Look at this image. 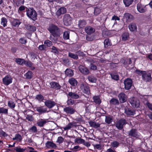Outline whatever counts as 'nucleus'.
<instances>
[{
  "mask_svg": "<svg viewBox=\"0 0 152 152\" xmlns=\"http://www.w3.org/2000/svg\"><path fill=\"white\" fill-rule=\"evenodd\" d=\"M137 8L138 11L141 13L145 12L146 10L145 7L142 5L140 3L137 4Z\"/></svg>",
  "mask_w": 152,
  "mask_h": 152,
  "instance_id": "nucleus-15",
  "label": "nucleus"
},
{
  "mask_svg": "<svg viewBox=\"0 0 152 152\" xmlns=\"http://www.w3.org/2000/svg\"><path fill=\"white\" fill-rule=\"evenodd\" d=\"M137 72H140L142 75L143 80L146 82H150L151 79V75L150 73H147L145 71L136 70Z\"/></svg>",
  "mask_w": 152,
  "mask_h": 152,
  "instance_id": "nucleus-2",
  "label": "nucleus"
},
{
  "mask_svg": "<svg viewBox=\"0 0 152 152\" xmlns=\"http://www.w3.org/2000/svg\"><path fill=\"white\" fill-rule=\"evenodd\" d=\"M148 108L152 111V104L149 102H147L146 103Z\"/></svg>",
  "mask_w": 152,
  "mask_h": 152,
  "instance_id": "nucleus-64",
  "label": "nucleus"
},
{
  "mask_svg": "<svg viewBox=\"0 0 152 152\" xmlns=\"http://www.w3.org/2000/svg\"><path fill=\"white\" fill-rule=\"evenodd\" d=\"M69 33L68 31H65L64 33L63 38L64 39L67 40L69 39Z\"/></svg>",
  "mask_w": 152,
  "mask_h": 152,
  "instance_id": "nucleus-39",
  "label": "nucleus"
},
{
  "mask_svg": "<svg viewBox=\"0 0 152 152\" xmlns=\"http://www.w3.org/2000/svg\"><path fill=\"white\" fill-rule=\"evenodd\" d=\"M129 28L130 31L132 32H135L137 30L136 24L134 23H130L129 26Z\"/></svg>",
  "mask_w": 152,
  "mask_h": 152,
  "instance_id": "nucleus-16",
  "label": "nucleus"
},
{
  "mask_svg": "<svg viewBox=\"0 0 152 152\" xmlns=\"http://www.w3.org/2000/svg\"><path fill=\"white\" fill-rule=\"evenodd\" d=\"M90 69L92 70H97V66L92 63H91L90 64Z\"/></svg>",
  "mask_w": 152,
  "mask_h": 152,
  "instance_id": "nucleus-56",
  "label": "nucleus"
},
{
  "mask_svg": "<svg viewBox=\"0 0 152 152\" xmlns=\"http://www.w3.org/2000/svg\"><path fill=\"white\" fill-rule=\"evenodd\" d=\"M56 34H58V35H53V34H52L50 37V39L52 41H53V42H56L57 40V37L59 36L60 35L58 33H56Z\"/></svg>",
  "mask_w": 152,
  "mask_h": 152,
  "instance_id": "nucleus-35",
  "label": "nucleus"
},
{
  "mask_svg": "<svg viewBox=\"0 0 152 152\" xmlns=\"http://www.w3.org/2000/svg\"><path fill=\"white\" fill-rule=\"evenodd\" d=\"M119 144V142L116 141L113 142L111 143V145H112V146L114 148H116L118 147Z\"/></svg>",
  "mask_w": 152,
  "mask_h": 152,
  "instance_id": "nucleus-53",
  "label": "nucleus"
},
{
  "mask_svg": "<svg viewBox=\"0 0 152 152\" xmlns=\"http://www.w3.org/2000/svg\"><path fill=\"white\" fill-rule=\"evenodd\" d=\"M111 78L115 80H119V76L118 75L111 74Z\"/></svg>",
  "mask_w": 152,
  "mask_h": 152,
  "instance_id": "nucleus-55",
  "label": "nucleus"
},
{
  "mask_svg": "<svg viewBox=\"0 0 152 152\" xmlns=\"http://www.w3.org/2000/svg\"><path fill=\"white\" fill-rule=\"evenodd\" d=\"M26 28L29 31H34L36 30V28L35 26L28 24L25 25Z\"/></svg>",
  "mask_w": 152,
  "mask_h": 152,
  "instance_id": "nucleus-28",
  "label": "nucleus"
},
{
  "mask_svg": "<svg viewBox=\"0 0 152 152\" xmlns=\"http://www.w3.org/2000/svg\"><path fill=\"white\" fill-rule=\"evenodd\" d=\"M20 23V22L18 19H14L12 22V25L14 26H18Z\"/></svg>",
  "mask_w": 152,
  "mask_h": 152,
  "instance_id": "nucleus-34",
  "label": "nucleus"
},
{
  "mask_svg": "<svg viewBox=\"0 0 152 152\" xmlns=\"http://www.w3.org/2000/svg\"><path fill=\"white\" fill-rule=\"evenodd\" d=\"M48 29L50 32L53 34V35H58V34H56V33H58V28L56 26L51 25L49 26Z\"/></svg>",
  "mask_w": 152,
  "mask_h": 152,
  "instance_id": "nucleus-5",
  "label": "nucleus"
},
{
  "mask_svg": "<svg viewBox=\"0 0 152 152\" xmlns=\"http://www.w3.org/2000/svg\"><path fill=\"white\" fill-rule=\"evenodd\" d=\"M80 88L84 93L88 94H90L89 87L84 83H82L81 84Z\"/></svg>",
  "mask_w": 152,
  "mask_h": 152,
  "instance_id": "nucleus-10",
  "label": "nucleus"
},
{
  "mask_svg": "<svg viewBox=\"0 0 152 152\" xmlns=\"http://www.w3.org/2000/svg\"><path fill=\"white\" fill-rule=\"evenodd\" d=\"M129 101L132 105L135 107H138L140 105L139 100L137 98L132 97L129 99Z\"/></svg>",
  "mask_w": 152,
  "mask_h": 152,
  "instance_id": "nucleus-4",
  "label": "nucleus"
},
{
  "mask_svg": "<svg viewBox=\"0 0 152 152\" xmlns=\"http://www.w3.org/2000/svg\"><path fill=\"white\" fill-rule=\"evenodd\" d=\"M88 79L89 81L91 83H95L97 80L96 78L92 75L88 76Z\"/></svg>",
  "mask_w": 152,
  "mask_h": 152,
  "instance_id": "nucleus-32",
  "label": "nucleus"
},
{
  "mask_svg": "<svg viewBox=\"0 0 152 152\" xmlns=\"http://www.w3.org/2000/svg\"><path fill=\"white\" fill-rule=\"evenodd\" d=\"M79 69L80 72L84 75H87L90 73L89 70L83 66H80L79 67Z\"/></svg>",
  "mask_w": 152,
  "mask_h": 152,
  "instance_id": "nucleus-13",
  "label": "nucleus"
},
{
  "mask_svg": "<svg viewBox=\"0 0 152 152\" xmlns=\"http://www.w3.org/2000/svg\"><path fill=\"white\" fill-rule=\"evenodd\" d=\"M110 103L111 104L118 105L119 104V102L118 100L114 98H112L110 101Z\"/></svg>",
  "mask_w": 152,
  "mask_h": 152,
  "instance_id": "nucleus-33",
  "label": "nucleus"
},
{
  "mask_svg": "<svg viewBox=\"0 0 152 152\" xmlns=\"http://www.w3.org/2000/svg\"><path fill=\"white\" fill-rule=\"evenodd\" d=\"M127 123L125 119L122 118L119 120L116 124L115 126L117 129L119 130H121L124 125Z\"/></svg>",
  "mask_w": 152,
  "mask_h": 152,
  "instance_id": "nucleus-3",
  "label": "nucleus"
},
{
  "mask_svg": "<svg viewBox=\"0 0 152 152\" xmlns=\"http://www.w3.org/2000/svg\"><path fill=\"white\" fill-rule=\"evenodd\" d=\"M7 135L6 133L4 132L2 130H0V137H5L7 136Z\"/></svg>",
  "mask_w": 152,
  "mask_h": 152,
  "instance_id": "nucleus-60",
  "label": "nucleus"
},
{
  "mask_svg": "<svg viewBox=\"0 0 152 152\" xmlns=\"http://www.w3.org/2000/svg\"><path fill=\"white\" fill-rule=\"evenodd\" d=\"M36 109L37 111L41 114L44 113L47 111V108H44L43 106L37 107Z\"/></svg>",
  "mask_w": 152,
  "mask_h": 152,
  "instance_id": "nucleus-25",
  "label": "nucleus"
},
{
  "mask_svg": "<svg viewBox=\"0 0 152 152\" xmlns=\"http://www.w3.org/2000/svg\"><path fill=\"white\" fill-rule=\"evenodd\" d=\"M128 134L129 136L136 138H138L139 136L137 130L135 129H132L129 132Z\"/></svg>",
  "mask_w": 152,
  "mask_h": 152,
  "instance_id": "nucleus-9",
  "label": "nucleus"
},
{
  "mask_svg": "<svg viewBox=\"0 0 152 152\" xmlns=\"http://www.w3.org/2000/svg\"><path fill=\"white\" fill-rule=\"evenodd\" d=\"M129 34L128 33H124L122 35V39L123 41L127 40L129 37Z\"/></svg>",
  "mask_w": 152,
  "mask_h": 152,
  "instance_id": "nucleus-45",
  "label": "nucleus"
},
{
  "mask_svg": "<svg viewBox=\"0 0 152 152\" xmlns=\"http://www.w3.org/2000/svg\"><path fill=\"white\" fill-rule=\"evenodd\" d=\"M46 146L48 148L51 147L53 148H56V144L50 141H48L46 144Z\"/></svg>",
  "mask_w": 152,
  "mask_h": 152,
  "instance_id": "nucleus-40",
  "label": "nucleus"
},
{
  "mask_svg": "<svg viewBox=\"0 0 152 152\" xmlns=\"http://www.w3.org/2000/svg\"><path fill=\"white\" fill-rule=\"evenodd\" d=\"M104 46L105 48H107L108 46L111 45V42L109 39H105L104 41Z\"/></svg>",
  "mask_w": 152,
  "mask_h": 152,
  "instance_id": "nucleus-38",
  "label": "nucleus"
},
{
  "mask_svg": "<svg viewBox=\"0 0 152 152\" xmlns=\"http://www.w3.org/2000/svg\"><path fill=\"white\" fill-rule=\"evenodd\" d=\"M124 17L126 19L127 22H131L134 19V16L128 13H125L124 15Z\"/></svg>",
  "mask_w": 152,
  "mask_h": 152,
  "instance_id": "nucleus-12",
  "label": "nucleus"
},
{
  "mask_svg": "<svg viewBox=\"0 0 152 152\" xmlns=\"http://www.w3.org/2000/svg\"><path fill=\"white\" fill-rule=\"evenodd\" d=\"M85 32L88 34L90 35L93 33L95 31L94 28L91 26L86 27L85 29Z\"/></svg>",
  "mask_w": 152,
  "mask_h": 152,
  "instance_id": "nucleus-19",
  "label": "nucleus"
},
{
  "mask_svg": "<svg viewBox=\"0 0 152 152\" xmlns=\"http://www.w3.org/2000/svg\"><path fill=\"white\" fill-rule=\"evenodd\" d=\"M89 124L91 126L94 128H97L99 127L100 124L98 123L93 122L92 121H90L89 122Z\"/></svg>",
  "mask_w": 152,
  "mask_h": 152,
  "instance_id": "nucleus-31",
  "label": "nucleus"
},
{
  "mask_svg": "<svg viewBox=\"0 0 152 152\" xmlns=\"http://www.w3.org/2000/svg\"><path fill=\"white\" fill-rule=\"evenodd\" d=\"M84 140L80 138H77L75 140V142L78 144H81L84 142Z\"/></svg>",
  "mask_w": 152,
  "mask_h": 152,
  "instance_id": "nucleus-50",
  "label": "nucleus"
},
{
  "mask_svg": "<svg viewBox=\"0 0 152 152\" xmlns=\"http://www.w3.org/2000/svg\"><path fill=\"white\" fill-rule=\"evenodd\" d=\"M65 75L67 76L71 77L73 75V72L72 70L69 69H67L65 71Z\"/></svg>",
  "mask_w": 152,
  "mask_h": 152,
  "instance_id": "nucleus-27",
  "label": "nucleus"
},
{
  "mask_svg": "<svg viewBox=\"0 0 152 152\" xmlns=\"http://www.w3.org/2000/svg\"><path fill=\"white\" fill-rule=\"evenodd\" d=\"M125 112L127 115H133L135 114L134 110L128 108L125 109Z\"/></svg>",
  "mask_w": 152,
  "mask_h": 152,
  "instance_id": "nucleus-22",
  "label": "nucleus"
},
{
  "mask_svg": "<svg viewBox=\"0 0 152 152\" xmlns=\"http://www.w3.org/2000/svg\"><path fill=\"white\" fill-rule=\"evenodd\" d=\"M3 84L6 86H8L12 83V78L10 76L7 75L2 79Z\"/></svg>",
  "mask_w": 152,
  "mask_h": 152,
  "instance_id": "nucleus-8",
  "label": "nucleus"
},
{
  "mask_svg": "<svg viewBox=\"0 0 152 152\" xmlns=\"http://www.w3.org/2000/svg\"><path fill=\"white\" fill-rule=\"evenodd\" d=\"M22 138L21 136L19 134H15V137L13 138V140H17L18 141L20 142L21 141Z\"/></svg>",
  "mask_w": 152,
  "mask_h": 152,
  "instance_id": "nucleus-37",
  "label": "nucleus"
},
{
  "mask_svg": "<svg viewBox=\"0 0 152 152\" xmlns=\"http://www.w3.org/2000/svg\"><path fill=\"white\" fill-rule=\"evenodd\" d=\"M118 97L119 99L120 102L121 103H123L126 101L127 100L126 95L123 92L120 93Z\"/></svg>",
  "mask_w": 152,
  "mask_h": 152,
  "instance_id": "nucleus-11",
  "label": "nucleus"
},
{
  "mask_svg": "<svg viewBox=\"0 0 152 152\" xmlns=\"http://www.w3.org/2000/svg\"><path fill=\"white\" fill-rule=\"evenodd\" d=\"M113 118L112 116L108 115L105 116V122L107 124H110L113 121Z\"/></svg>",
  "mask_w": 152,
  "mask_h": 152,
  "instance_id": "nucleus-23",
  "label": "nucleus"
},
{
  "mask_svg": "<svg viewBox=\"0 0 152 152\" xmlns=\"http://www.w3.org/2000/svg\"><path fill=\"white\" fill-rule=\"evenodd\" d=\"M75 126L74 124L73 123H69L64 128V130H66L70 129Z\"/></svg>",
  "mask_w": 152,
  "mask_h": 152,
  "instance_id": "nucleus-36",
  "label": "nucleus"
},
{
  "mask_svg": "<svg viewBox=\"0 0 152 152\" xmlns=\"http://www.w3.org/2000/svg\"><path fill=\"white\" fill-rule=\"evenodd\" d=\"M8 106L11 108H14L15 107V104L12 100H10L8 102Z\"/></svg>",
  "mask_w": 152,
  "mask_h": 152,
  "instance_id": "nucleus-41",
  "label": "nucleus"
},
{
  "mask_svg": "<svg viewBox=\"0 0 152 152\" xmlns=\"http://www.w3.org/2000/svg\"><path fill=\"white\" fill-rule=\"evenodd\" d=\"M75 53L77 54L78 56H85V54L83 52L80 51V50L77 51Z\"/></svg>",
  "mask_w": 152,
  "mask_h": 152,
  "instance_id": "nucleus-57",
  "label": "nucleus"
},
{
  "mask_svg": "<svg viewBox=\"0 0 152 152\" xmlns=\"http://www.w3.org/2000/svg\"><path fill=\"white\" fill-rule=\"evenodd\" d=\"M47 123L46 120L41 119L37 122V125L39 127H43Z\"/></svg>",
  "mask_w": 152,
  "mask_h": 152,
  "instance_id": "nucleus-30",
  "label": "nucleus"
},
{
  "mask_svg": "<svg viewBox=\"0 0 152 152\" xmlns=\"http://www.w3.org/2000/svg\"><path fill=\"white\" fill-rule=\"evenodd\" d=\"M29 55L32 58L35 59L36 57V55L33 52H30L29 53Z\"/></svg>",
  "mask_w": 152,
  "mask_h": 152,
  "instance_id": "nucleus-62",
  "label": "nucleus"
},
{
  "mask_svg": "<svg viewBox=\"0 0 152 152\" xmlns=\"http://www.w3.org/2000/svg\"><path fill=\"white\" fill-rule=\"evenodd\" d=\"M69 82L73 86H76L77 84V81L74 78H71L69 80Z\"/></svg>",
  "mask_w": 152,
  "mask_h": 152,
  "instance_id": "nucleus-24",
  "label": "nucleus"
},
{
  "mask_svg": "<svg viewBox=\"0 0 152 152\" xmlns=\"http://www.w3.org/2000/svg\"><path fill=\"white\" fill-rule=\"evenodd\" d=\"M26 11V14L29 18L34 21L37 19V13L34 10L32 9H28Z\"/></svg>",
  "mask_w": 152,
  "mask_h": 152,
  "instance_id": "nucleus-1",
  "label": "nucleus"
},
{
  "mask_svg": "<svg viewBox=\"0 0 152 152\" xmlns=\"http://www.w3.org/2000/svg\"><path fill=\"white\" fill-rule=\"evenodd\" d=\"M133 0H124L123 1L125 6L126 7L129 6L132 4Z\"/></svg>",
  "mask_w": 152,
  "mask_h": 152,
  "instance_id": "nucleus-42",
  "label": "nucleus"
},
{
  "mask_svg": "<svg viewBox=\"0 0 152 152\" xmlns=\"http://www.w3.org/2000/svg\"><path fill=\"white\" fill-rule=\"evenodd\" d=\"M64 111L67 113L72 114L74 113L75 110L71 107H67L64 109Z\"/></svg>",
  "mask_w": 152,
  "mask_h": 152,
  "instance_id": "nucleus-17",
  "label": "nucleus"
},
{
  "mask_svg": "<svg viewBox=\"0 0 152 152\" xmlns=\"http://www.w3.org/2000/svg\"><path fill=\"white\" fill-rule=\"evenodd\" d=\"M25 76L26 78L28 79H31L32 76V72L31 71H28L26 73Z\"/></svg>",
  "mask_w": 152,
  "mask_h": 152,
  "instance_id": "nucleus-49",
  "label": "nucleus"
},
{
  "mask_svg": "<svg viewBox=\"0 0 152 152\" xmlns=\"http://www.w3.org/2000/svg\"><path fill=\"white\" fill-rule=\"evenodd\" d=\"M51 87L52 88L59 89L61 88V86L59 84L55 82H52L50 83Z\"/></svg>",
  "mask_w": 152,
  "mask_h": 152,
  "instance_id": "nucleus-20",
  "label": "nucleus"
},
{
  "mask_svg": "<svg viewBox=\"0 0 152 152\" xmlns=\"http://www.w3.org/2000/svg\"><path fill=\"white\" fill-rule=\"evenodd\" d=\"M93 102L96 104H99L101 102V100L98 96H94L93 97Z\"/></svg>",
  "mask_w": 152,
  "mask_h": 152,
  "instance_id": "nucleus-29",
  "label": "nucleus"
},
{
  "mask_svg": "<svg viewBox=\"0 0 152 152\" xmlns=\"http://www.w3.org/2000/svg\"><path fill=\"white\" fill-rule=\"evenodd\" d=\"M15 61L17 64L20 65H22L25 62V60L24 59L20 58H16Z\"/></svg>",
  "mask_w": 152,
  "mask_h": 152,
  "instance_id": "nucleus-44",
  "label": "nucleus"
},
{
  "mask_svg": "<svg viewBox=\"0 0 152 152\" xmlns=\"http://www.w3.org/2000/svg\"><path fill=\"white\" fill-rule=\"evenodd\" d=\"M69 56L75 59H77L78 58V56L77 54H75L71 53H69L68 54Z\"/></svg>",
  "mask_w": 152,
  "mask_h": 152,
  "instance_id": "nucleus-43",
  "label": "nucleus"
},
{
  "mask_svg": "<svg viewBox=\"0 0 152 152\" xmlns=\"http://www.w3.org/2000/svg\"><path fill=\"white\" fill-rule=\"evenodd\" d=\"M45 105L48 108H51L56 105V103L50 100L46 101L45 102Z\"/></svg>",
  "mask_w": 152,
  "mask_h": 152,
  "instance_id": "nucleus-14",
  "label": "nucleus"
},
{
  "mask_svg": "<svg viewBox=\"0 0 152 152\" xmlns=\"http://www.w3.org/2000/svg\"><path fill=\"white\" fill-rule=\"evenodd\" d=\"M64 140V139L61 137H58L57 142L59 143H62Z\"/></svg>",
  "mask_w": 152,
  "mask_h": 152,
  "instance_id": "nucleus-63",
  "label": "nucleus"
},
{
  "mask_svg": "<svg viewBox=\"0 0 152 152\" xmlns=\"http://www.w3.org/2000/svg\"><path fill=\"white\" fill-rule=\"evenodd\" d=\"M51 49V51L52 52L55 54H58L59 52L57 48L56 47L53 46Z\"/></svg>",
  "mask_w": 152,
  "mask_h": 152,
  "instance_id": "nucleus-51",
  "label": "nucleus"
},
{
  "mask_svg": "<svg viewBox=\"0 0 152 152\" xmlns=\"http://www.w3.org/2000/svg\"><path fill=\"white\" fill-rule=\"evenodd\" d=\"M68 95L71 98L75 99H78L80 97L79 94L76 92H69Z\"/></svg>",
  "mask_w": 152,
  "mask_h": 152,
  "instance_id": "nucleus-18",
  "label": "nucleus"
},
{
  "mask_svg": "<svg viewBox=\"0 0 152 152\" xmlns=\"http://www.w3.org/2000/svg\"><path fill=\"white\" fill-rule=\"evenodd\" d=\"M86 24V22L84 20H80L78 22V26L80 28L84 27Z\"/></svg>",
  "mask_w": 152,
  "mask_h": 152,
  "instance_id": "nucleus-26",
  "label": "nucleus"
},
{
  "mask_svg": "<svg viewBox=\"0 0 152 152\" xmlns=\"http://www.w3.org/2000/svg\"><path fill=\"white\" fill-rule=\"evenodd\" d=\"M44 44L45 46L50 47L52 45V42L49 40H45L44 42Z\"/></svg>",
  "mask_w": 152,
  "mask_h": 152,
  "instance_id": "nucleus-48",
  "label": "nucleus"
},
{
  "mask_svg": "<svg viewBox=\"0 0 152 152\" xmlns=\"http://www.w3.org/2000/svg\"><path fill=\"white\" fill-rule=\"evenodd\" d=\"M29 131L30 132H32L34 133H36L37 132V128L35 126H32L29 129Z\"/></svg>",
  "mask_w": 152,
  "mask_h": 152,
  "instance_id": "nucleus-52",
  "label": "nucleus"
},
{
  "mask_svg": "<svg viewBox=\"0 0 152 152\" xmlns=\"http://www.w3.org/2000/svg\"><path fill=\"white\" fill-rule=\"evenodd\" d=\"M15 149L17 152H23L25 151L24 149L18 147H16Z\"/></svg>",
  "mask_w": 152,
  "mask_h": 152,
  "instance_id": "nucleus-61",
  "label": "nucleus"
},
{
  "mask_svg": "<svg viewBox=\"0 0 152 152\" xmlns=\"http://www.w3.org/2000/svg\"><path fill=\"white\" fill-rule=\"evenodd\" d=\"M101 12V10L100 9L97 7L94 8V14L96 15H97L99 14Z\"/></svg>",
  "mask_w": 152,
  "mask_h": 152,
  "instance_id": "nucleus-54",
  "label": "nucleus"
},
{
  "mask_svg": "<svg viewBox=\"0 0 152 152\" xmlns=\"http://www.w3.org/2000/svg\"><path fill=\"white\" fill-rule=\"evenodd\" d=\"M63 22L65 25L69 26L71 23V18L69 14L64 15L63 18Z\"/></svg>",
  "mask_w": 152,
  "mask_h": 152,
  "instance_id": "nucleus-6",
  "label": "nucleus"
},
{
  "mask_svg": "<svg viewBox=\"0 0 152 152\" xmlns=\"http://www.w3.org/2000/svg\"><path fill=\"white\" fill-rule=\"evenodd\" d=\"M7 22V20L5 18L3 17L1 19V24L4 27L6 26Z\"/></svg>",
  "mask_w": 152,
  "mask_h": 152,
  "instance_id": "nucleus-46",
  "label": "nucleus"
},
{
  "mask_svg": "<svg viewBox=\"0 0 152 152\" xmlns=\"http://www.w3.org/2000/svg\"><path fill=\"white\" fill-rule=\"evenodd\" d=\"M0 113L7 114L8 113V109L4 107H0Z\"/></svg>",
  "mask_w": 152,
  "mask_h": 152,
  "instance_id": "nucleus-47",
  "label": "nucleus"
},
{
  "mask_svg": "<svg viewBox=\"0 0 152 152\" xmlns=\"http://www.w3.org/2000/svg\"><path fill=\"white\" fill-rule=\"evenodd\" d=\"M36 98L39 101H42L43 99V97L41 95H38L37 96Z\"/></svg>",
  "mask_w": 152,
  "mask_h": 152,
  "instance_id": "nucleus-59",
  "label": "nucleus"
},
{
  "mask_svg": "<svg viewBox=\"0 0 152 152\" xmlns=\"http://www.w3.org/2000/svg\"><path fill=\"white\" fill-rule=\"evenodd\" d=\"M19 41L22 44H25L26 42V40L25 38H22L20 39Z\"/></svg>",
  "mask_w": 152,
  "mask_h": 152,
  "instance_id": "nucleus-58",
  "label": "nucleus"
},
{
  "mask_svg": "<svg viewBox=\"0 0 152 152\" xmlns=\"http://www.w3.org/2000/svg\"><path fill=\"white\" fill-rule=\"evenodd\" d=\"M125 88L126 90H129L132 85V81L130 78H127L124 82Z\"/></svg>",
  "mask_w": 152,
  "mask_h": 152,
  "instance_id": "nucleus-7",
  "label": "nucleus"
},
{
  "mask_svg": "<svg viewBox=\"0 0 152 152\" xmlns=\"http://www.w3.org/2000/svg\"><path fill=\"white\" fill-rule=\"evenodd\" d=\"M66 12V9L65 8L62 7L60 8L57 10L56 12V14L58 16H59L61 14L65 13Z\"/></svg>",
  "mask_w": 152,
  "mask_h": 152,
  "instance_id": "nucleus-21",
  "label": "nucleus"
}]
</instances>
